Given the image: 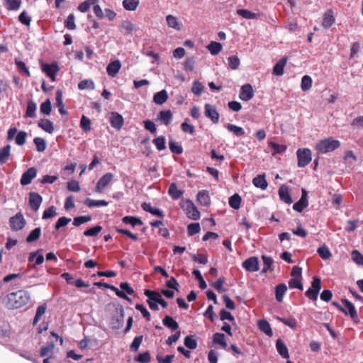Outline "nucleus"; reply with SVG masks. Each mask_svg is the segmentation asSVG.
Returning <instances> with one entry per match:
<instances>
[{
	"label": "nucleus",
	"mask_w": 363,
	"mask_h": 363,
	"mask_svg": "<svg viewBox=\"0 0 363 363\" xmlns=\"http://www.w3.org/2000/svg\"><path fill=\"white\" fill-rule=\"evenodd\" d=\"M30 299L29 292L18 290L7 295L6 307L9 309H18L26 305Z\"/></svg>",
	"instance_id": "f257e3e1"
},
{
	"label": "nucleus",
	"mask_w": 363,
	"mask_h": 363,
	"mask_svg": "<svg viewBox=\"0 0 363 363\" xmlns=\"http://www.w3.org/2000/svg\"><path fill=\"white\" fill-rule=\"evenodd\" d=\"M340 146V143L339 140L330 137L319 141L316 144V150L319 152L325 154L337 149Z\"/></svg>",
	"instance_id": "f03ea898"
},
{
	"label": "nucleus",
	"mask_w": 363,
	"mask_h": 363,
	"mask_svg": "<svg viewBox=\"0 0 363 363\" xmlns=\"http://www.w3.org/2000/svg\"><path fill=\"white\" fill-rule=\"evenodd\" d=\"M321 289V279L319 277H314L311 282V287L306 291L305 295L310 300L316 301L320 290Z\"/></svg>",
	"instance_id": "7ed1b4c3"
},
{
	"label": "nucleus",
	"mask_w": 363,
	"mask_h": 363,
	"mask_svg": "<svg viewBox=\"0 0 363 363\" xmlns=\"http://www.w3.org/2000/svg\"><path fill=\"white\" fill-rule=\"evenodd\" d=\"M296 155L298 159V167H304L308 165L311 160V151L308 148H299L296 151Z\"/></svg>",
	"instance_id": "20e7f679"
},
{
	"label": "nucleus",
	"mask_w": 363,
	"mask_h": 363,
	"mask_svg": "<svg viewBox=\"0 0 363 363\" xmlns=\"http://www.w3.org/2000/svg\"><path fill=\"white\" fill-rule=\"evenodd\" d=\"M341 301L345 306V312L342 313L345 315H349L354 323H358L359 322V318L353 303L346 298L342 299Z\"/></svg>",
	"instance_id": "39448f33"
},
{
	"label": "nucleus",
	"mask_w": 363,
	"mask_h": 363,
	"mask_svg": "<svg viewBox=\"0 0 363 363\" xmlns=\"http://www.w3.org/2000/svg\"><path fill=\"white\" fill-rule=\"evenodd\" d=\"M11 229L13 231H18L23 229L26 225V220L23 214L19 212L9 219Z\"/></svg>",
	"instance_id": "423d86ee"
},
{
	"label": "nucleus",
	"mask_w": 363,
	"mask_h": 363,
	"mask_svg": "<svg viewBox=\"0 0 363 363\" xmlns=\"http://www.w3.org/2000/svg\"><path fill=\"white\" fill-rule=\"evenodd\" d=\"M182 208L186 211L187 216L192 220H199L200 218V213L196 206L190 200H186Z\"/></svg>",
	"instance_id": "0eeeda50"
},
{
	"label": "nucleus",
	"mask_w": 363,
	"mask_h": 363,
	"mask_svg": "<svg viewBox=\"0 0 363 363\" xmlns=\"http://www.w3.org/2000/svg\"><path fill=\"white\" fill-rule=\"evenodd\" d=\"M42 71L46 74V75L50 78L52 82L56 80V75L60 70V67L56 63L52 64H41Z\"/></svg>",
	"instance_id": "6e6552de"
},
{
	"label": "nucleus",
	"mask_w": 363,
	"mask_h": 363,
	"mask_svg": "<svg viewBox=\"0 0 363 363\" xmlns=\"http://www.w3.org/2000/svg\"><path fill=\"white\" fill-rule=\"evenodd\" d=\"M113 178L112 173L108 172L103 175L98 181L94 191L99 194L103 193L104 189L110 184Z\"/></svg>",
	"instance_id": "1a4fd4ad"
},
{
	"label": "nucleus",
	"mask_w": 363,
	"mask_h": 363,
	"mask_svg": "<svg viewBox=\"0 0 363 363\" xmlns=\"http://www.w3.org/2000/svg\"><path fill=\"white\" fill-rule=\"evenodd\" d=\"M205 116L209 118L213 123H218L219 121V113L215 106L210 104H205Z\"/></svg>",
	"instance_id": "9d476101"
},
{
	"label": "nucleus",
	"mask_w": 363,
	"mask_h": 363,
	"mask_svg": "<svg viewBox=\"0 0 363 363\" xmlns=\"http://www.w3.org/2000/svg\"><path fill=\"white\" fill-rule=\"evenodd\" d=\"M144 294L150 299H152L155 303L161 305L162 308H166L168 305L167 302L162 297L159 292L150 289H145Z\"/></svg>",
	"instance_id": "9b49d317"
},
{
	"label": "nucleus",
	"mask_w": 363,
	"mask_h": 363,
	"mask_svg": "<svg viewBox=\"0 0 363 363\" xmlns=\"http://www.w3.org/2000/svg\"><path fill=\"white\" fill-rule=\"evenodd\" d=\"M254 89L250 84H245L241 86L239 98L242 101H248L254 96Z\"/></svg>",
	"instance_id": "f8f14e48"
},
{
	"label": "nucleus",
	"mask_w": 363,
	"mask_h": 363,
	"mask_svg": "<svg viewBox=\"0 0 363 363\" xmlns=\"http://www.w3.org/2000/svg\"><path fill=\"white\" fill-rule=\"evenodd\" d=\"M308 193L306 189L301 191V196L298 201L296 202L293 206V209L301 213L308 206Z\"/></svg>",
	"instance_id": "ddd939ff"
},
{
	"label": "nucleus",
	"mask_w": 363,
	"mask_h": 363,
	"mask_svg": "<svg viewBox=\"0 0 363 363\" xmlns=\"http://www.w3.org/2000/svg\"><path fill=\"white\" fill-rule=\"evenodd\" d=\"M37 175V169L35 167L28 168L21 176V184L23 186L28 185L31 183L32 180Z\"/></svg>",
	"instance_id": "4468645a"
},
{
	"label": "nucleus",
	"mask_w": 363,
	"mask_h": 363,
	"mask_svg": "<svg viewBox=\"0 0 363 363\" xmlns=\"http://www.w3.org/2000/svg\"><path fill=\"white\" fill-rule=\"evenodd\" d=\"M242 266L247 272H257L259 270L258 258L257 257H250L242 262Z\"/></svg>",
	"instance_id": "2eb2a0df"
},
{
	"label": "nucleus",
	"mask_w": 363,
	"mask_h": 363,
	"mask_svg": "<svg viewBox=\"0 0 363 363\" xmlns=\"http://www.w3.org/2000/svg\"><path fill=\"white\" fill-rule=\"evenodd\" d=\"M43 201V197L36 192H30L29 193V205L30 208L34 211H37Z\"/></svg>",
	"instance_id": "dca6fc26"
},
{
	"label": "nucleus",
	"mask_w": 363,
	"mask_h": 363,
	"mask_svg": "<svg viewBox=\"0 0 363 363\" xmlns=\"http://www.w3.org/2000/svg\"><path fill=\"white\" fill-rule=\"evenodd\" d=\"M109 121L111 126L117 130L121 129L124 124L123 116L117 112L110 113Z\"/></svg>",
	"instance_id": "f3484780"
},
{
	"label": "nucleus",
	"mask_w": 363,
	"mask_h": 363,
	"mask_svg": "<svg viewBox=\"0 0 363 363\" xmlns=\"http://www.w3.org/2000/svg\"><path fill=\"white\" fill-rule=\"evenodd\" d=\"M335 22V18L333 11L328 10L323 15L322 26L324 28L327 29L330 28Z\"/></svg>",
	"instance_id": "a211bd4d"
},
{
	"label": "nucleus",
	"mask_w": 363,
	"mask_h": 363,
	"mask_svg": "<svg viewBox=\"0 0 363 363\" xmlns=\"http://www.w3.org/2000/svg\"><path fill=\"white\" fill-rule=\"evenodd\" d=\"M279 196L280 199L287 204H291L293 202L289 194V187L285 184L280 186L279 189Z\"/></svg>",
	"instance_id": "6ab92c4d"
},
{
	"label": "nucleus",
	"mask_w": 363,
	"mask_h": 363,
	"mask_svg": "<svg viewBox=\"0 0 363 363\" xmlns=\"http://www.w3.org/2000/svg\"><path fill=\"white\" fill-rule=\"evenodd\" d=\"M121 64L119 60L110 62L106 67V72L110 77H114L119 72Z\"/></svg>",
	"instance_id": "aec40b11"
},
{
	"label": "nucleus",
	"mask_w": 363,
	"mask_h": 363,
	"mask_svg": "<svg viewBox=\"0 0 363 363\" xmlns=\"http://www.w3.org/2000/svg\"><path fill=\"white\" fill-rule=\"evenodd\" d=\"M288 57H284L279 60L273 67V74L276 76H281L284 72V67L287 62Z\"/></svg>",
	"instance_id": "412c9836"
},
{
	"label": "nucleus",
	"mask_w": 363,
	"mask_h": 363,
	"mask_svg": "<svg viewBox=\"0 0 363 363\" xmlns=\"http://www.w3.org/2000/svg\"><path fill=\"white\" fill-rule=\"evenodd\" d=\"M257 327L266 335L269 337H272L273 335V332L270 326V324L267 320L262 319L258 320Z\"/></svg>",
	"instance_id": "4be33fe9"
},
{
	"label": "nucleus",
	"mask_w": 363,
	"mask_h": 363,
	"mask_svg": "<svg viewBox=\"0 0 363 363\" xmlns=\"http://www.w3.org/2000/svg\"><path fill=\"white\" fill-rule=\"evenodd\" d=\"M276 348L278 353L284 358L289 357V350L284 342L279 338L276 342Z\"/></svg>",
	"instance_id": "5701e85b"
},
{
	"label": "nucleus",
	"mask_w": 363,
	"mask_h": 363,
	"mask_svg": "<svg viewBox=\"0 0 363 363\" xmlns=\"http://www.w3.org/2000/svg\"><path fill=\"white\" fill-rule=\"evenodd\" d=\"M252 184L255 186L265 190L268 186V183L265 179V174H259L252 179Z\"/></svg>",
	"instance_id": "b1692460"
},
{
	"label": "nucleus",
	"mask_w": 363,
	"mask_h": 363,
	"mask_svg": "<svg viewBox=\"0 0 363 363\" xmlns=\"http://www.w3.org/2000/svg\"><path fill=\"white\" fill-rule=\"evenodd\" d=\"M38 125L39 128H40L41 129H43V130L48 133H52L54 131L53 123L51 121L48 119H40L38 123Z\"/></svg>",
	"instance_id": "393cba45"
},
{
	"label": "nucleus",
	"mask_w": 363,
	"mask_h": 363,
	"mask_svg": "<svg viewBox=\"0 0 363 363\" xmlns=\"http://www.w3.org/2000/svg\"><path fill=\"white\" fill-rule=\"evenodd\" d=\"M158 119L164 125L170 123L172 118V113L170 110L161 111L158 113Z\"/></svg>",
	"instance_id": "a878e982"
},
{
	"label": "nucleus",
	"mask_w": 363,
	"mask_h": 363,
	"mask_svg": "<svg viewBox=\"0 0 363 363\" xmlns=\"http://www.w3.org/2000/svg\"><path fill=\"white\" fill-rule=\"evenodd\" d=\"M84 203L88 208L107 206L108 205V202L105 200H94L89 198L86 199Z\"/></svg>",
	"instance_id": "bb28decb"
},
{
	"label": "nucleus",
	"mask_w": 363,
	"mask_h": 363,
	"mask_svg": "<svg viewBox=\"0 0 363 363\" xmlns=\"http://www.w3.org/2000/svg\"><path fill=\"white\" fill-rule=\"evenodd\" d=\"M237 14L242 16L245 19H257L261 16V13H253L247 9H238L236 11Z\"/></svg>",
	"instance_id": "cd10ccee"
},
{
	"label": "nucleus",
	"mask_w": 363,
	"mask_h": 363,
	"mask_svg": "<svg viewBox=\"0 0 363 363\" xmlns=\"http://www.w3.org/2000/svg\"><path fill=\"white\" fill-rule=\"evenodd\" d=\"M197 201L204 206H208L211 203V199L207 191L203 190L197 194Z\"/></svg>",
	"instance_id": "c85d7f7f"
},
{
	"label": "nucleus",
	"mask_w": 363,
	"mask_h": 363,
	"mask_svg": "<svg viewBox=\"0 0 363 363\" xmlns=\"http://www.w3.org/2000/svg\"><path fill=\"white\" fill-rule=\"evenodd\" d=\"M168 194L173 199L177 200L182 196L184 191L182 190L178 189L176 183H172L169 185Z\"/></svg>",
	"instance_id": "c756f323"
},
{
	"label": "nucleus",
	"mask_w": 363,
	"mask_h": 363,
	"mask_svg": "<svg viewBox=\"0 0 363 363\" xmlns=\"http://www.w3.org/2000/svg\"><path fill=\"white\" fill-rule=\"evenodd\" d=\"M168 99V94L166 90L157 92L153 96V101L159 105L164 104Z\"/></svg>",
	"instance_id": "7c9ffc66"
},
{
	"label": "nucleus",
	"mask_w": 363,
	"mask_h": 363,
	"mask_svg": "<svg viewBox=\"0 0 363 363\" xmlns=\"http://www.w3.org/2000/svg\"><path fill=\"white\" fill-rule=\"evenodd\" d=\"M56 105L59 108V112L62 115H67V111L65 109V105L62 101V91L58 89L56 92Z\"/></svg>",
	"instance_id": "2f4dec72"
},
{
	"label": "nucleus",
	"mask_w": 363,
	"mask_h": 363,
	"mask_svg": "<svg viewBox=\"0 0 363 363\" xmlns=\"http://www.w3.org/2000/svg\"><path fill=\"white\" fill-rule=\"evenodd\" d=\"M162 323L164 326L171 329L172 330H177L179 328L178 323L169 315H166L163 318Z\"/></svg>",
	"instance_id": "473e14b6"
},
{
	"label": "nucleus",
	"mask_w": 363,
	"mask_h": 363,
	"mask_svg": "<svg viewBox=\"0 0 363 363\" xmlns=\"http://www.w3.org/2000/svg\"><path fill=\"white\" fill-rule=\"evenodd\" d=\"M287 290L286 285L285 284H279L275 288V297L277 301L281 302L283 296Z\"/></svg>",
	"instance_id": "72a5a7b5"
},
{
	"label": "nucleus",
	"mask_w": 363,
	"mask_h": 363,
	"mask_svg": "<svg viewBox=\"0 0 363 363\" xmlns=\"http://www.w3.org/2000/svg\"><path fill=\"white\" fill-rule=\"evenodd\" d=\"M122 220L125 224L131 225L133 227H135V225H142L143 224L140 218L130 216L123 217Z\"/></svg>",
	"instance_id": "f704fd0d"
},
{
	"label": "nucleus",
	"mask_w": 363,
	"mask_h": 363,
	"mask_svg": "<svg viewBox=\"0 0 363 363\" xmlns=\"http://www.w3.org/2000/svg\"><path fill=\"white\" fill-rule=\"evenodd\" d=\"M37 109L36 104L33 101H28L27 103V108L25 114V117L35 118V111Z\"/></svg>",
	"instance_id": "c9c22d12"
},
{
	"label": "nucleus",
	"mask_w": 363,
	"mask_h": 363,
	"mask_svg": "<svg viewBox=\"0 0 363 363\" xmlns=\"http://www.w3.org/2000/svg\"><path fill=\"white\" fill-rule=\"evenodd\" d=\"M11 146L7 145L0 148V164H3L7 162L9 158Z\"/></svg>",
	"instance_id": "e433bc0d"
},
{
	"label": "nucleus",
	"mask_w": 363,
	"mask_h": 363,
	"mask_svg": "<svg viewBox=\"0 0 363 363\" xmlns=\"http://www.w3.org/2000/svg\"><path fill=\"white\" fill-rule=\"evenodd\" d=\"M5 7L9 11H16L21 5V0H4Z\"/></svg>",
	"instance_id": "4c0bfd02"
},
{
	"label": "nucleus",
	"mask_w": 363,
	"mask_h": 363,
	"mask_svg": "<svg viewBox=\"0 0 363 363\" xmlns=\"http://www.w3.org/2000/svg\"><path fill=\"white\" fill-rule=\"evenodd\" d=\"M241 197L239 194H235L229 198V205L233 209H238L240 207Z\"/></svg>",
	"instance_id": "58836bf2"
},
{
	"label": "nucleus",
	"mask_w": 363,
	"mask_h": 363,
	"mask_svg": "<svg viewBox=\"0 0 363 363\" xmlns=\"http://www.w3.org/2000/svg\"><path fill=\"white\" fill-rule=\"evenodd\" d=\"M213 342L220 345L223 348H225L227 347L225 337L223 333H216L213 336Z\"/></svg>",
	"instance_id": "ea45409f"
},
{
	"label": "nucleus",
	"mask_w": 363,
	"mask_h": 363,
	"mask_svg": "<svg viewBox=\"0 0 363 363\" xmlns=\"http://www.w3.org/2000/svg\"><path fill=\"white\" fill-rule=\"evenodd\" d=\"M55 348V344L53 342H47L46 345L43 346L40 349V356L41 357H45L51 354Z\"/></svg>",
	"instance_id": "a19ab883"
},
{
	"label": "nucleus",
	"mask_w": 363,
	"mask_h": 363,
	"mask_svg": "<svg viewBox=\"0 0 363 363\" xmlns=\"http://www.w3.org/2000/svg\"><path fill=\"white\" fill-rule=\"evenodd\" d=\"M139 0H123V6L127 11H135L139 5Z\"/></svg>",
	"instance_id": "79ce46f5"
},
{
	"label": "nucleus",
	"mask_w": 363,
	"mask_h": 363,
	"mask_svg": "<svg viewBox=\"0 0 363 363\" xmlns=\"http://www.w3.org/2000/svg\"><path fill=\"white\" fill-rule=\"evenodd\" d=\"M207 49L209 50L211 55H216L222 50L221 43L216 41H212L208 46Z\"/></svg>",
	"instance_id": "37998d69"
},
{
	"label": "nucleus",
	"mask_w": 363,
	"mask_h": 363,
	"mask_svg": "<svg viewBox=\"0 0 363 363\" xmlns=\"http://www.w3.org/2000/svg\"><path fill=\"white\" fill-rule=\"evenodd\" d=\"M317 252L318 255L323 259H328L331 257L332 254L330 251L329 248L326 245H323L319 247L317 249Z\"/></svg>",
	"instance_id": "c03bdc74"
},
{
	"label": "nucleus",
	"mask_w": 363,
	"mask_h": 363,
	"mask_svg": "<svg viewBox=\"0 0 363 363\" xmlns=\"http://www.w3.org/2000/svg\"><path fill=\"white\" fill-rule=\"evenodd\" d=\"M41 235L40 228H35L34 230L30 232L29 235L26 238V242L30 243L39 239Z\"/></svg>",
	"instance_id": "a18cd8bd"
},
{
	"label": "nucleus",
	"mask_w": 363,
	"mask_h": 363,
	"mask_svg": "<svg viewBox=\"0 0 363 363\" xmlns=\"http://www.w3.org/2000/svg\"><path fill=\"white\" fill-rule=\"evenodd\" d=\"M15 65H16L18 71L21 74H25L26 77L30 76V71L28 70L26 64L23 61H21L18 59H15Z\"/></svg>",
	"instance_id": "49530a36"
},
{
	"label": "nucleus",
	"mask_w": 363,
	"mask_h": 363,
	"mask_svg": "<svg viewBox=\"0 0 363 363\" xmlns=\"http://www.w3.org/2000/svg\"><path fill=\"white\" fill-rule=\"evenodd\" d=\"M301 89L303 91H307L312 87V79L308 75H304L301 79Z\"/></svg>",
	"instance_id": "de8ad7c7"
},
{
	"label": "nucleus",
	"mask_w": 363,
	"mask_h": 363,
	"mask_svg": "<svg viewBox=\"0 0 363 363\" xmlns=\"http://www.w3.org/2000/svg\"><path fill=\"white\" fill-rule=\"evenodd\" d=\"M166 21L168 26L175 30H179L181 29L180 24L179 23L176 17L172 15H167Z\"/></svg>",
	"instance_id": "09e8293b"
},
{
	"label": "nucleus",
	"mask_w": 363,
	"mask_h": 363,
	"mask_svg": "<svg viewBox=\"0 0 363 363\" xmlns=\"http://www.w3.org/2000/svg\"><path fill=\"white\" fill-rule=\"evenodd\" d=\"M226 128L230 132H232L236 136H242L245 134L243 128L236 125L228 123Z\"/></svg>",
	"instance_id": "8fccbe9b"
},
{
	"label": "nucleus",
	"mask_w": 363,
	"mask_h": 363,
	"mask_svg": "<svg viewBox=\"0 0 363 363\" xmlns=\"http://www.w3.org/2000/svg\"><path fill=\"white\" fill-rule=\"evenodd\" d=\"M277 320L292 329L296 328L297 326L296 320L293 317H289L288 318L277 317Z\"/></svg>",
	"instance_id": "3c124183"
},
{
	"label": "nucleus",
	"mask_w": 363,
	"mask_h": 363,
	"mask_svg": "<svg viewBox=\"0 0 363 363\" xmlns=\"http://www.w3.org/2000/svg\"><path fill=\"white\" fill-rule=\"evenodd\" d=\"M97 0H86L78 6V10L82 13L88 11L91 5H94Z\"/></svg>",
	"instance_id": "603ef678"
},
{
	"label": "nucleus",
	"mask_w": 363,
	"mask_h": 363,
	"mask_svg": "<svg viewBox=\"0 0 363 363\" xmlns=\"http://www.w3.org/2000/svg\"><path fill=\"white\" fill-rule=\"evenodd\" d=\"M169 147L172 153L180 155L183 152V148L182 145L172 140H169Z\"/></svg>",
	"instance_id": "864d4df0"
},
{
	"label": "nucleus",
	"mask_w": 363,
	"mask_h": 363,
	"mask_svg": "<svg viewBox=\"0 0 363 363\" xmlns=\"http://www.w3.org/2000/svg\"><path fill=\"white\" fill-rule=\"evenodd\" d=\"M46 308H47V307H46L45 304L39 306L37 308L36 313H35V317L33 318V324L34 325L38 323L41 316L45 314V313L46 311Z\"/></svg>",
	"instance_id": "5fc2aeb1"
},
{
	"label": "nucleus",
	"mask_w": 363,
	"mask_h": 363,
	"mask_svg": "<svg viewBox=\"0 0 363 363\" xmlns=\"http://www.w3.org/2000/svg\"><path fill=\"white\" fill-rule=\"evenodd\" d=\"M152 142L159 151L166 148V140L164 136H159L155 138Z\"/></svg>",
	"instance_id": "6e6d98bb"
},
{
	"label": "nucleus",
	"mask_w": 363,
	"mask_h": 363,
	"mask_svg": "<svg viewBox=\"0 0 363 363\" xmlns=\"http://www.w3.org/2000/svg\"><path fill=\"white\" fill-rule=\"evenodd\" d=\"M269 146L273 150V155L282 154L286 150V146L284 145H279L274 142L269 143Z\"/></svg>",
	"instance_id": "4d7b16f0"
},
{
	"label": "nucleus",
	"mask_w": 363,
	"mask_h": 363,
	"mask_svg": "<svg viewBox=\"0 0 363 363\" xmlns=\"http://www.w3.org/2000/svg\"><path fill=\"white\" fill-rule=\"evenodd\" d=\"M33 143L36 146V150L38 152H43L46 149V142L45 140L40 137H36L33 140Z\"/></svg>",
	"instance_id": "13d9d810"
},
{
	"label": "nucleus",
	"mask_w": 363,
	"mask_h": 363,
	"mask_svg": "<svg viewBox=\"0 0 363 363\" xmlns=\"http://www.w3.org/2000/svg\"><path fill=\"white\" fill-rule=\"evenodd\" d=\"M184 345L190 349V350H194L197 347V341L193 338V336L191 335H187L184 338Z\"/></svg>",
	"instance_id": "bf43d9fd"
},
{
	"label": "nucleus",
	"mask_w": 363,
	"mask_h": 363,
	"mask_svg": "<svg viewBox=\"0 0 363 363\" xmlns=\"http://www.w3.org/2000/svg\"><path fill=\"white\" fill-rule=\"evenodd\" d=\"M289 286L291 289H298L303 290V284L301 279L298 277H293L289 281Z\"/></svg>",
	"instance_id": "052dcab7"
},
{
	"label": "nucleus",
	"mask_w": 363,
	"mask_h": 363,
	"mask_svg": "<svg viewBox=\"0 0 363 363\" xmlns=\"http://www.w3.org/2000/svg\"><path fill=\"white\" fill-rule=\"evenodd\" d=\"M120 28L124 30L126 34H130L136 29L135 26L129 21H123L121 23Z\"/></svg>",
	"instance_id": "680f3d73"
},
{
	"label": "nucleus",
	"mask_w": 363,
	"mask_h": 363,
	"mask_svg": "<svg viewBox=\"0 0 363 363\" xmlns=\"http://www.w3.org/2000/svg\"><path fill=\"white\" fill-rule=\"evenodd\" d=\"M91 120L85 116H82L80 121V126L85 132L91 130Z\"/></svg>",
	"instance_id": "e2e57ef3"
},
{
	"label": "nucleus",
	"mask_w": 363,
	"mask_h": 363,
	"mask_svg": "<svg viewBox=\"0 0 363 363\" xmlns=\"http://www.w3.org/2000/svg\"><path fill=\"white\" fill-rule=\"evenodd\" d=\"M204 89L201 82L198 80L194 82L191 86V91L196 96H199Z\"/></svg>",
	"instance_id": "0e129e2a"
},
{
	"label": "nucleus",
	"mask_w": 363,
	"mask_h": 363,
	"mask_svg": "<svg viewBox=\"0 0 363 363\" xmlns=\"http://www.w3.org/2000/svg\"><path fill=\"white\" fill-rule=\"evenodd\" d=\"M201 230L200 224L199 223H191L187 227V232L189 236H193L199 233Z\"/></svg>",
	"instance_id": "69168bd1"
},
{
	"label": "nucleus",
	"mask_w": 363,
	"mask_h": 363,
	"mask_svg": "<svg viewBox=\"0 0 363 363\" xmlns=\"http://www.w3.org/2000/svg\"><path fill=\"white\" fill-rule=\"evenodd\" d=\"M150 359V354L148 352L140 353L135 357V360L140 363H149Z\"/></svg>",
	"instance_id": "338daca9"
},
{
	"label": "nucleus",
	"mask_w": 363,
	"mask_h": 363,
	"mask_svg": "<svg viewBox=\"0 0 363 363\" xmlns=\"http://www.w3.org/2000/svg\"><path fill=\"white\" fill-rule=\"evenodd\" d=\"M352 259L357 264L363 266V255L358 250L352 252Z\"/></svg>",
	"instance_id": "774afa93"
}]
</instances>
